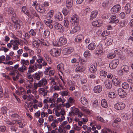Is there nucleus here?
<instances>
[{
    "mask_svg": "<svg viewBox=\"0 0 133 133\" xmlns=\"http://www.w3.org/2000/svg\"><path fill=\"white\" fill-rule=\"evenodd\" d=\"M105 83V86L108 89H110L112 87V84L110 81L108 80Z\"/></svg>",
    "mask_w": 133,
    "mask_h": 133,
    "instance_id": "nucleus-34",
    "label": "nucleus"
},
{
    "mask_svg": "<svg viewBox=\"0 0 133 133\" xmlns=\"http://www.w3.org/2000/svg\"><path fill=\"white\" fill-rule=\"evenodd\" d=\"M112 82L115 85H118L120 82V81L119 80L115 78H113Z\"/></svg>",
    "mask_w": 133,
    "mask_h": 133,
    "instance_id": "nucleus-47",
    "label": "nucleus"
},
{
    "mask_svg": "<svg viewBox=\"0 0 133 133\" xmlns=\"http://www.w3.org/2000/svg\"><path fill=\"white\" fill-rule=\"evenodd\" d=\"M5 122L7 124L11 125H13L15 124H19V127L21 128L24 127L25 125V124L20 123L21 122V121L20 120H13L11 122L9 120H7Z\"/></svg>",
    "mask_w": 133,
    "mask_h": 133,
    "instance_id": "nucleus-3",
    "label": "nucleus"
},
{
    "mask_svg": "<svg viewBox=\"0 0 133 133\" xmlns=\"http://www.w3.org/2000/svg\"><path fill=\"white\" fill-rule=\"evenodd\" d=\"M117 91L118 95L121 98L124 97L126 95V92L122 89H119Z\"/></svg>",
    "mask_w": 133,
    "mask_h": 133,
    "instance_id": "nucleus-13",
    "label": "nucleus"
},
{
    "mask_svg": "<svg viewBox=\"0 0 133 133\" xmlns=\"http://www.w3.org/2000/svg\"><path fill=\"white\" fill-rule=\"evenodd\" d=\"M59 40L60 46L65 45L67 42V39L64 37H60Z\"/></svg>",
    "mask_w": 133,
    "mask_h": 133,
    "instance_id": "nucleus-15",
    "label": "nucleus"
},
{
    "mask_svg": "<svg viewBox=\"0 0 133 133\" xmlns=\"http://www.w3.org/2000/svg\"><path fill=\"white\" fill-rule=\"evenodd\" d=\"M21 63L22 65H28L29 64V62L28 60H25L24 59H21Z\"/></svg>",
    "mask_w": 133,
    "mask_h": 133,
    "instance_id": "nucleus-50",
    "label": "nucleus"
},
{
    "mask_svg": "<svg viewBox=\"0 0 133 133\" xmlns=\"http://www.w3.org/2000/svg\"><path fill=\"white\" fill-rule=\"evenodd\" d=\"M73 51L72 48L69 47L64 49L63 50V52L64 54H70Z\"/></svg>",
    "mask_w": 133,
    "mask_h": 133,
    "instance_id": "nucleus-17",
    "label": "nucleus"
},
{
    "mask_svg": "<svg viewBox=\"0 0 133 133\" xmlns=\"http://www.w3.org/2000/svg\"><path fill=\"white\" fill-rule=\"evenodd\" d=\"M130 5L128 3L126 5L125 8V11L127 14H129L131 12Z\"/></svg>",
    "mask_w": 133,
    "mask_h": 133,
    "instance_id": "nucleus-22",
    "label": "nucleus"
},
{
    "mask_svg": "<svg viewBox=\"0 0 133 133\" xmlns=\"http://www.w3.org/2000/svg\"><path fill=\"white\" fill-rule=\"evenodd\" d=\"M97 65L96 63H95L91 65L90 67V71L91 73L95 72L97 70Z\"/></svg>",
    "mask_w": 133,
    "mask_h": 133,
    "instance_id": "nucleus-16",
    "label": "nucleus"
},
{
    "mask_svg": "<svg viewBox=\"0 0 133 133\" xmlns=\"http://www.w3.org/2000/svg\"><path fill=\"white\" fill-rule=\"evenodd\" d=\"M83 38V37L82 35H78L75 39V41L77 42H80Z\"/></svg>",
    "mask_w": 133,
    "mask_h": 133,
    "instance_id": "nucleus-39",
    "label": "nucleus"
},
{
    "mask_svg": "<svg viewBox=\"0 0 133 133\" xmlns=\"http://www.w3.org/2000/svg\"><path fill=\"white\" fill-rule=\"evenodd\" d=\"M121 120L120 119L116 118L112 124V126L114 127H117L118 126V122H120Z\"/></svg>",
    "mask_w": 133,
    "mask_h": 133,
    "instance_id": "nucleus-35",
    "label": "nucleus"
},
{
    "mask_svg": "<svg viewBox=\"0 0 133 133\" xmlns=\"http://www.w3.org/2000/svg\"><path fill=\"white\" fill-rule=\"evenodd\" d=\"M102 107L104 108H106L108 107V104L107 101L105 99H103L101 102Z\"/></svg>",
    "mask_w": 133,
    "mask_h": 133,
    "instance_id": "nucleus-40",
    "label": "nucleus"
},
{
    "mask_svg": "<svg viewBox=\"0 0 133 133\" xmlns=\"http://www.w3.org/2000/svg\"><path fill=\"white\" fill-rule=\"evenodd\" d=\"M67 84L68 85L69 87L71 86H74L75 85V83L73 81L69 80Z\"/></svg>",
    "mask_w": 133,
    "mask_h": 133,
    "instance_id": "nucleus-63",
    "label": "nucleus"
},
{
    "mask_svg": "<svg viewBox=\"0 0 133 133\" xmlns=\"http://www.w3.org/2000/svg\"><path fill=\"white\" fill-rule=\"evenodd\" d=\"M58 121L57 119H54L52 121V122L51 123V127L53 128L54 129H57V124H58Z\"/></svg>",
    "mask_w": 133,
    "mask_h": 133,
    "instance_id": "nucleus-20",
    "label": "nucleus"
},
{
    "mask_svg": "<svg viewBox=\"0 0 133 133\" xmlns=\"http://www.w3.org/2000/svg\"><path fill=\"white\" fill-rule=\"evenodd\" d=\"M108 95V96L111 98H114L116 96L115 93L113 92H109Z\"/></svg>",
    "mask_w": 133,
    "mask_h": 133,
    "instance_id": "nucleus-54",
    "label": "nucleus"
},
{
    "mask_svg": "<svg viewBox=\"0 0 133 133\" xmlns=\"http://www.w3.org/2000/svg\"><path fill=\"white\" fill-rule=\"evenodd\" d=\"M98 14V12L96 10L92 11L91 13L90 16V19L92 20L96 17Z\"/></svg>",
    "mask_w": 133,
    "mask_h": 133,
    "instance_id": "nucleus-19",
    "label": "nucleus"
},
{
    "mask_svg": "<svg viewBox=\"0 0 133 133\" xmlns=\"http://www.w3.org/2000/svg\"><path fill=\"white\" fill-rule=\"evenodd\" d=\"M54 27L55 29L59 32H63L64 31L63 26L57 22H56L54 24Z\"/></svg>",
    "mask_w": 133,
    "mask_h": 133,
    "instance_id": "nucleus-5",
    "label": "nucleus"
},
{
    "mask_svg": "<svg viewBox=\"0 0 133 133\" xmlns=\"http://www.w3.org/2000/svg\"><path fill=\"white\" fill-rule=\"evenodd\" d=\"M120 6L118 4H117L114 5L111 9V12L113 14L117 13L121 9Z\"/></svg>",
    "mask_w": 133,
    "mask_h": 133,
    "instance_id": "nucleus-11",
    "label": "nucleus"
},
{
    "mask_svg": "<svg viewBox=\"0 0 133 133\" xmlns=\"http://www.w3.org/2000/svg\"><path fill=\"white\" fill-rule=\"evenodd\" d=\"M66 131L65 129L59 127L58 129V133H66Z\"/></svg>",
    "mask_w": 133,
    "mask_h": 133,
    "instance_id": "nucleus-59",
    "label": "nucleus"
},
{
    "mask_svg": "<svg viewBox=\"0 0 133 133\" xmlns=\"http://www.w3.org/2000/svg\"><path fill=\"white\" fill-rule=\"evenodd\" d=\"M109 3V1H105L102 3V5L104 8H106L108 6Z\"/></svg>",
    "mask_w": 133,
    "mask_h": 133,
    "instance_id": "nucleus-56",
    "label": "nucleus"
},
{
    "mask_svg": "<svg viewBox=\"0 0 133 133\" xmlns=\"http://www.w3.org/2000/svg\"><path fill=\"white\" fill-rule=\"evenodd\" d=\"M74 26L72 30L70 31V33L71 34H74L77 32L79 29V26L78 25H73Z\"/></svg>",
    "mask_w": 133,
    "mask_h": 133,
    "instance_id": "nucleus-26",
    "label": "nucleus"
},
{
    "mask_svg": "<svg viewBox=\"0 0 133 133\" xmlns=\"http://www.w3.org/2000/svg\"><path fill=\"white\" fill-rule=\"evenodd\" d=\"M64 26L66 28H68L69 26V21L67 19H65L64 21Z\"/></svg>",
    "mask_w": 133,
    "mask_h": 133,
    "instance_id": "nucleus-58",
    "label": "nucleus"
},
{
    "mask_svg": "<svg viewBox=\"0 0 133 133\" xmlns=\"http://www.w3.org/2000/svg\"><path fill=\"white\" fill-rule=\"evenodd\" d=\"M11 43L12 45H13V49L14 50H17L18 48V45L19 44V41L17 40H11L10 42Z\"/></svg>",
    "mask_w": 133,
    "mask_h": 133,
    "instance_id": "nucleus-7",
    "label": "nucleus"
},
{
    "mask_svg": "<svg viewBox=\"0 0 133 133\" xmlns=\"http://www.w3.org/2000/svg\"><path fill=\"white\" fill-rule=\"evenodd\" d=\"M70 22L72 25H78L79 23L78 16L76 15H72L71 18Z\"/></svg>",
    "mask_w": 133,
    "mask_h": 133,
    "instance_id": "nucleus-2",
    "label": "nucleus"
},
{
    "mask_svg": "<svg viewBox=\"0 0 133 133\" xmlns=\"http://www.w3.org/2000/svg\"><path fill=\"white\" fill-rule=\"evenodd\" d=\"M102 87L101 85H97L95 86L94 88V92L96 93H99L102 91Z\"/></svg>",
    "mask_w": 133,
    "mask_h": 133,
    "instance_id": "nucleus-14",
    "label": "nucleus"
},
{
    "mask_svg": "<svg viewBox=\"0 0 133 133\" xmlns=\"http://www.w3.org/2000/svg\"><path fill=\"white\" fill-rule=\"evenodd\" d=\"M14 25V27L16 29H20L21 27L20 24L22 22L20 20L17 19L14 20L12 19Z\"/></svg>",
    "mask_w": 133,
    "mask_h": 133,
    "instance_id": "nucleus-12",
    "label": "nucleus"
},
{
    "mask_svg": "<svg viewBox=\"0 0 133 133\" xmlns=\"http://www.w3.org/2000/svg\"><path fill=\"white\" fill-rule=\"evenodd\" d=\"M122 69L124 70V72H128L129 71V67L126 65H123L121 67Z\"/></svg>",
    "mask_w": 133,
    "mask_h": 133,
    "instance_id": "nucleus-49",
    "label": "nucleus"
},
{
    "mask_svg": "<svg viewBox=\"0 0 133 133\" xmlns=\"http://www.w3.org/2000/svg\"><path fill=\"white\" fill-rule=\"evenodd\" d=\"M41 116L42 118L47 117L48 116V114L46 112L42 111L41 113Z\"/></svg>",
    "mask_w": 133,
    "mask_h": 133,
    "instance_id": "nucleus-55",
    "label": "nucleus"
},
{
    "mask_svg": "<svg viewBox=\"0 0 133 133\" xmlns=\"http://www.w3.org/2000/svg\"><path fill=\"white\" fill-rule=\"evenodd\" d=\"M119 63V61L116 59L112 61L110 63L109 66L110 68L112 69L115 68Z\"/></svg>",
    "mask_w": 133,
    "mask_h": 133,
    "instance_id": "nucleus-8",
    "label": "nucleus"
},
{
    "mask_svg": "<svg viewBox=\"0 0 133 133\" xmlns=\"http://www.w3.org/2000/svg\"><path fill=\"white\" fill-rule=\"evenodd\" d=\"M83 105H85L88 103V101L87 99L84 97H81L79 99Z\"/></svg>",
    "mask_w": 133,
    "mask_h": 133,
    "instance_id": "nucleus-28",
    "label": "nucleus"
},
{
    "mask_svg": "<svg viewBox=\"0 0 133 133\" xmlns=\"http://www.w3.org/2000/svg\"><path fill=\"white\" fill-rule=\"evenodd\" d=\"M24 91V89L22 87H20L18 88L17 91H16V93H17L19 95L20 93L23 92Z\"/></svg>",
    "mask_w": 133,
    "mask_h": 133,
    "instance_id": "nucleus-51",
    "label": "nucleus"
},
{
    "mask_svg": "<svg viewBox=\"0 0 133 133\" xmlns=\"http://www.w3.org/2000/svg\"><path fill=\"white\" fill-rule=\"evenodd\" d=\"M122 87L123 89H128L129 85L127 83L124 82L122 83Z\"/></svg>",
    "mask_w": 133,
    "mask_h": 133,
    "instance_id": "nucleus-53",
    "label": "nucleus"
},
{
    "mask_svg": "<svg viewBox=\"0 0 133 133\" xmlns=\"http://www.w3.org/2000/svg\"><path fill=\"white\" fill-rule=\"evenodd\" d=\"M104 128L105 131H104V129H103L102 130V131L103 132V133H107V131L110 133L111 132V131L110 129H109V128H107L105 127H104Z\"/></svg>",
    "mask_w": 133,
    "mask_h": 133,
    "instance_id": "nucleus-62",
    "label": "nucleus"
},
{
    "mask_svg": "<svg viewBox=\"0 0 133 133\" xmlns=\"http://www.w3.org/2000/svg\"><path fill=\"white\" fill-rule=\"evenodd\" d=\"M8 14L11 16H13L14 17L16 16V14L13 9L11 8H9L8 10Z\"/></svg>",
    "mask_w": 133,
    "mask_h": 133,
    "instance_id": "nucleus-24",
    "label": "nucleus"
},
{
    "mask_svg": "<svg viewBox=\"0 0 133 133\" xmlns=\"http://www.w3.org/2000/svg\"><path fill=\"white\" fill-rule=\"evenodd\" d=\"M96 46V44L94 43H91L89 44L88 46V49L91 50H94Z\"/></svg>",
    "mask_w": 133,
    "mask_h": 133,
    "instance_id": "nucleus-27",
    "label": "nucleus"
},
{
    "mask_svg": "<svg viewBox=\"0 0 133 133\" xmlns=\"http://www.w3.org/2000/svg\"><path fill=\"white\" fill-rule=\"evenodd\" d=\"M38 58L36 60L37 62L39 64L42 63L43 61V58L40 56L38 55Z\"/></svg>",
    "mask_w": 133,
    "mask_h": 133,
    "instance_id": "nucleus-64",
    "label": "nucleus"
},
{
    "mask_svg": "<svg viewBox=\"0 0 133 133\" xmlns=\"http://www.w3.org/2000/svg\"><path fill=\"white\" fill-rule=\"evenodd\" d=\"M30 12H29L28 16L31 18H34V16L38 17L39 16L37 14L36 11L32 7H30Z\"/></svg>",
    "mask_w": 133,
    "mask_h": 133,
    "instance_id": "nucleus-4",
    "label": "nucleus"
},
{
    "mask_svg": "<svg viewBox=\"0 0 133 133\" xmlns=\"http://www.w3.org/2000/svg\"><path fill=\"white\" fill-rule=\"evenodd\" d=\"M40 42V41L38 39H37V40H34L33 42V46L36 48L38 47L39 45V43Z\"/></svg>",
    "mask_w": 133,
    "mask_h": 133,
    "instance_id": "nucleus-36",
    "label": "nucleus"
},
{
    "mask_svg": "<svg viewBox=\"0 0 133 133\" xmlns=\"http://www.w3.org/2000/svg\"><path fill=\"white\" fill-rule=\"evenodd\" d=\"M73 4V0H66V5L68 8H71Z\"/></svg>",
    "mask_w": 133,
    "mask_h": 133,
    "instance_id": "nucleus-23",
    "label": "nucleus"
},
{
    "mask_svg": "<svg viewBox=\"0 0 133 133\" xmlns=\"http://www.w3.org/2000/svg\"><path fill=\"white\" fill-rule=\"evenodd\" d=\"M55 17L56 19L60 21H62L63 18L62 15L60 12H58L56 14Z\"/></svg>",
    "mask_w": 133,
    "mask_h": 133,
    "instance_id": "nucleus-29",
    "label": "nucleus"
},
{
    "mask_svg": "<svg viewBox=\"0 0 133 133\" xmlns=\"http://www.w3.org/2000/svg\"><path fill=\"white\" fill-rule=\"evenodd\" d=\"M118 24L119 27L122 28L125 26L127 24V23L125 21L122 20L119 21Z\"/></svg>",
    "mask_w": 133,
    "mask_h": 133,
    "instance_id": "nucleus-32",
    "label": "nucleus"
},
{
    "mask_svg": "<svg viewBox=\"0 0 133 133\" xmlns=\"http://www.w3.org/2000/svg\"><path fill=\"white\" fill-rule=\"evenodd\" d=\"M36 10L38 12L41 13H43L45 11V9L43 5H39L38 8Z\"/></svg>",
    "mask_w": 133,
    "mask_h": 133,
    "instance_id": "nucleus-18",
    "label": "nucleus"
},
{
    "mask_svg": "<svg viewBox=\"0 0 133 133\" xmlns=\"http://www.w3.org/2000/svg\"><path fill=\"white\" fill-rule=\"evenodd\" d=\"M107 74V72L104 70H101L100 72V75L101 76H103L104 77H105Z\"/></svg>",
    "mask_w": 133,
    "mask_h": 133,
    "instance_id": "nucleus-60",
    "label": "nucleus"
},
{
    "mask_svg": "<svg viewBox=\"0 0 133 133\" xmlns=\"http://www.w3.org/2000/svg\"><path fill=\"white\" fill-rule=\"evenodd\" d=\"M57 69L58 70L62 73L64 71V65L63 64H60L57 66Z\"/></svg>",
    "mask_w": 133,
    "mask_h": 133,
    "instance_id": "nucleus-25",
    "label": "nucleus"
},
{
    "mask_svg": "<svg viewBox=\"0 0 133 133\" xmlns=\"http://www.w3.org/2000/svg\"><path fill=\"white\" fill-rule=\"evenodd\" d=\"M27 70V68L24 65H22L21 67L18 68V71L22 72H23L24 71Z\"/></svg>",
    "mask_w": 133,
    "mask_h": 133,
    "instance_id": "nucleus-38",
    "label": "nucleus"
},
{
    "mask_svg": "<svg viewBox=\"0 0 133 133\" xmlns=\"http://www.w3.org/2000/svg\"><path fill=\"white\" fill-rule=\"evenodd\" d=\"M36 25L38 29L39 30L42 29L43 28V26L42 23L41 22H38L36 23Z\"/></svg>",
    "mask_w": 133,
    "mask_h": 133,
    "instance_id": "nucleus-43",
    "label": "nucleus"
},
{
    "mask_svg": "<svg viewBox=\"0 0 133 133\" xmlns=\"http://www.w3.org/2000/svg\"><path fill=\"white\" fill-rule=\"evenodd\" d=\"M98 47H99V49L97 50L96 51V54L98 55H101L103 51L102 50V45H98Z\"/></svg>",
    "mask_w": 133,
    "mask_h": 133,
    "instance_id": "nucleus-48",
    "label": "nucleus"
},
{
    "mask_svg": "<svg viewBox=\"0 0 133 133\" xmlns=\"http://www.w3.org/2000/svg\"><path fill=\"white\" fill-rule=\"evenodd\" d=\"M54 11L53 10H51L47 14V18H51L52 16L54 14Z\"/></svg>",
    "mask_w": 133,
    "mask_h": 133,
    "instance_id": "nucleus-42",
    "label": "nucleus"
},
{
    "mask_svg": "<svg viewBox=\"0 0 133 133\" xmlns=\"http://www.w3.org/2000/svg\"><path fill=\"white\" fill-rule=\"evenodd\" d=\"M125 107V104L122 103H117L115 104L114 107L117 110H119L123 109Z\"/></svg>",
    "mask_w": 133,
    "mask_h": 133,
    "instance_id": "nucleus-9",
    "label": "nucleus"
},
{
    "mask_svg": "<svg viewBox=\"0 0 133 133\" xmlns=\"http://www.w3.org/2000/svg\"><path fill=\"white\" fill-rule=\"evenodd\" d=\"M85 68L82 66H77L75 69V71L76 72H80L85 70Z\"/></svg>",
    "mask_w": 133,
    "mask_h": 133,
    "instance_id": "nucleus-21",
    "label": "nucleus"
},
{
    "mask_svg": "<svg viewBox=\"0 0 133 133\" xmlns=\"http://www.w3.org/2000/svg\"><path fill=\"white\" fill-rule=\"evenodd\" d=\"M113 39L111 37H109L108 38L105 43L106 46H108L111 45Z\"/></svg>",
    "mask_w": 133,
    "mask_h": 133,
    "instance_id": "nucleus-37",
    "label": "nucleus"
},
{
    "mask_svg": "<svg viewBox=\"0 0 133 133\" xmlns=\"http://www.w3.org/2000/svg\"><path fill=\"white\" fill-rule=\"evenodd\" d=\"M65 101L66 99H65L63 98V99H62L61 97H59L57 98V103L62 102V104L61 105L62 106L63 105V104L64 103V102Z\"/></svg>",
    "mask_w": 133,
    "mask_h": 133,
    "instance_id": "nucleus-46",
    "label": "nucleus"
},
{
    "mask_svg": "<svg viewBox=\"0 0 133 133\" xmlns=\"http://www.w3.org/2000/svg\"><path fill=\"white\" fill-rule=\"evenodd\" d=\"M80 108L82 111L84 112L85 113L89 115H90L91 114L90 111L89 109H87L85 107L82 106L80 107Z\"/></svg>",
    "mask_w": 133,
    "mask_h": 133,
    "instance_id": "nucleus-30",
    "label": "nucleus"
},
{
    "mask_svg": "<svg viewBox=\"0 0 133 133\" xmlns=\"http://www.w3.org/2000/svg\"><path fill=\"white\" fill-rule=\"evenodd\" d=\"M68 102L71 105H72L75 102V100L71 97H70L67 100Z\"/></svg>",
    "mask_w": 133,
    "mask_h": 133,
    "instance_id": "nucleus-52",
    "label": "nucleus"
},
{
    "mask_svg": "<svg viewBox=\"0 0 133 133\" xmlns=\"http://www.w3.org/2000/svg\"><path fill=\"white\" fill-rule=\"evenodd\" d=\"M69 93V91L68 90H66L65 91H61L59 94L60 95L62 96H67L68 95Z\"/></svg>",
    "mask_w": 133,
    "mask_h": 133,
    "instance_id": "nucleus-45",
    "label": "nucleus"
},
{
    "mask_svg": "<svg viewBox=\"0 0 133 133\" xmlns=\"http://www.w3.org/2000/svg\"><path fill=\"white\" fill-rule=\"evenodd\" d=\"M25 81L26 82V88L27 89H30L32 88L33 86L32 84L31 83L32 82L28 81L27 79H26Z\"/></svg>",
    "mask_w": 133,
    "mask_h": 133,
    "instance_id": "nucleus-33",
    "label": "nucleus"
},
{
    "mask_svg": "<svg viewBox=\"0 0 133 133\" xmlns=\"http://www.w3.org/2000/svg\"><path fill=\"white\" fill-rule=\"evenodd\" d=\"M92 25L94 26L98 27L102 25V23L100 22L99 21H96L93 22L92 23Z\"/></svg>",
    "mask_w": 133,
    "mask_h": 133,
    "instance_id": "nucleus-31",
    "label": "nucleus"
},
{
    "mask_svg": "<svg viewBox=\"0 0 133 133\" xmlns=\"http://www.w3.org/2000/svg\"><path fill=\"white\" fill-rule=\"evenodd\" d=\"M22 10L23 12L28 16L29 11L26 7L25 6L22 7Z\"/></svg>",
    "mask_w": 133,
    "mask_h": 133,
    "instance_id": "nucleus-44",
    "label": "nucleus"
},
{
    "mask_svg": "<svg viewBox=\"0 0 133 133\" xmlns=\"http://www.w3.org/2000/svg\"><path fill=\"white\" fill-rule=\"evenodd\" d=\"M43 76V74L42 72L40 71H38L35 73L32 76L34 79L38 81L40 79V78Z\"/></svg>",
    "mask_w": 133,
    "mask_h": 133,
    "instance_id": "nucleus-10",
    "label": "nucleus"
},
{
    "mask_svg": "<svg viewBox=\"0 0 133 133\" xmlns=\"http://www.w3.org/2000/svg\"><path fill=\"white\" fill-rule=\"evenodd\" d=\"M50 53V54L53 57H57L59 55L60 52L57 49L53 48L51 49Z\"/></svg>",
    "mask_w": 133,
    "mask_h": 133,
    "instance_id": "nucleus-6",
    "label": "nucleus"
},
{
    "mask_svg": "<svg viewBox=\"0 0 133 133\" xmlns=\"http://www.w3.org/2000/svg\"><path fill=\"white\" fill-rule=\"evenodd\" d=\"M48 83L47 80L45 78H43L39 81L37 83H34V86L35 89H37L38 88H41L42 87H44Z\"/></svg>",
    "mask_w": 133,
    "mask_h": 133,
    "instance_id": "nucleus-1",
    "label": "nucleus"
},
{
    "mask_svg": "<svg viewBox=\"0 0 133 133\" xmlns=\"http://www.w3.org/2000/svg\"><path fill=\"white\" fill-rule=\"evenodd\" d=\"M115 54L113 53H110L107 55L108 57L110 59L114 58L115 56Z\"/></svg>",
    "mask_w": 133,
    "mask_h": 133,
    "instance_id": "nucleus-61",
    "label": "nucleus"
},
{
    "mask_svg": "<svg viewBox=\"0 0 133 133\" xmlns=\"http://www.w3.org/2000/svg\"><path fill=\"white\" fill-rule=\"evenodd\" d=\"M84 55L85 58H89L91 56L90 51L88 50L84 52Z\"/></svg>",
    "mask_w": 133,
    "mask_h": 133,
    "instance_id": "nucleus-41",
    "label": "nucleus"
},
{
    "mask_svg": "<svg viewBox=\"0 0 133 133\" xmlns=\"http://www.w3.org/2000/svg\"><path fill=\"white\" fill-rule=\"evenodd\" d=\"M79 112V110L77 108H74V111H71L69 112V114L71 115V114L72 115V114H78V112Z\"/></svg>",
    "mask_w": 133,
    "mask_h": 133,
    "instance_id": "nucleus-57",
    "label": "nucleus"
}]
</instances>
